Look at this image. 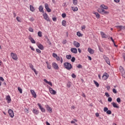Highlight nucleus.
Segmentation results:
<instances>
[{
  "mask_svg": "<svg viewBox=\"0 0 125 125\" xmlns=\"http://www.w3.org/2000/svg\"><path fill=\"white\" fill-rule=\"evenodd\" d=\"M73 3L75 5H77L78 4V0H73Z\"/></svg>",
  "mask_w": 125,
  "mask_h": 125,
  "instance_id": "nucleus-35",
  "label": "nucleus"
},
{
  "mask_svg": "<svg viewBox=\"0 0 125 125\" xmlns=\"http://www.w3.org/2000/svg\"><path fill=\"white\" fill-rule=\"evenodd\" d=\"M56 60H57V61H60L61 63H63V59H62V57H60L59 56H57L56 58Z\"/></svg>",
  "mask_w": 125,
  "mask_h": 125,
  "instance_id": "nucleus-19",
  "label": "nucleus"
},
{
  "mask_svg": "<svg viewBox=\"0 0 125 125\" xmlns=\"http://www.w3.org/2000/svg\"><path fill=\"white\" fill-rule=\"evenodd\" d=\"M43 16L44 17V19L46 21H50V20H49V18H48V16L47 15V14L45 13L43 14Z\"/></svg>",
  "mask_w": 125,
  "mask_h": 125,
  "instance_id": "nucleus-6",
  "label": "nucleus"
},
{
  "mask_svg": "<svg viewBox=\"0 0 125 125\" xmlns=\"http://www.w3.org/2000/svg\"><path fill=\"white\" fill-rule=\"evenodd\" d=\"M122 76L123 77V78H125V71H123L122 72Z\"/></svg>",
  "mask_w": 125,
  "mask_h": 125,
  "instance_id": "nucleus-54",
  "label": "nucleus"
},
{
  "mask_svg": "<svg viewBox=\"0 0 125 125\" xmlns=\"http://www.w3.org/2000/svg\"><path fill=\"white\" fill-rule=\"evenodd\" d=\"M44 82L45 83H47L48 84H49V85H50L51 86H52V83H51V82H48L47 81V80H46V79H44L43 80Z\"/></svg>",
  "mask_w": 125,
  "mask_h": 125,
  "instance_id": "nucleus-23",
  "label": "nucleus"
},
{
  "mask_svg": "<svg viewBox=\"0 0 125 125\" xmlns=\"http://www.w3.org/2000/svg\"><path fill=\"white\" fill-rule=\"evenodd\" d=\"M38 35L40 37H42V31H39L38 32Z\"/></svg>",
  "mask_w": 125,
  "mask_h": 125,
  "instance_id": "nucleus-39",
  "label": "nucleus"
},
{
  "mask_svg": "<svg viewBox=\"0 0 125 125\" xmlns=\"http://www.w3.org/2000/svg\"><path fill=\"white\" fill-rule=\"evenodd\" d=\"M46 108L47 111H48L50 113H52V108H51V107H50L49 105H47L46 106Z\"/></svg>",
  "mask_w": 125,
  "mask_h": 125,
  "instance_id": "nucleus-21",
  "label": "nucleus"
},
{
  "mask_svg": "<svg viewBox=\"0 0 125 125\" xmlns=\"http://www.w3.org/2000/svg\"><path fill=\"white\" fill-rule=\"evenodd\" d=\"M52 20L53 21H54V22H56V21H57V19H56V17H54L52 18Z\"/></svg>",
  "mask_w": 125,
  "mask_h": 125,
  "instance_id": "nucleus-55",
  "label": "nucleus"
},
{
  "mask_svg": "<svg viewBox=\"0 0 125 125\" xmlns=\"http://www.w3.org/2000/svg\"><path fill=\"white\" fill-rule=\"evenodd\" d=\"M66 58L67 59L70 60V59H71V58H72V56H71V55H66Z\"/></svg>",
  "mask_w": 125,
  "mask_h": 125,
  "instance_id": "nucleus-37",
  "label": "nucleus"
},
{
  "mask_svg": "<svg viewBox=\"0 0 125 125\" xmlns=\"http://www.w3.org/2000/svg\"><path fill=\"white\" fill-rule=\"evenodd\" d=\"M96 86H97V87H99V83H97V82H96L95 80L93 81Z\"/></svg>",
  "mask_w": 125,
  "mask_h": 125,
  "instance_id": "nucleus-34",
  "label": "nucleus"
},
{
  "mask_svg": "<svg viewBox=\"0 0 125 125\" xmlns=\"http://www.w3.org/2000/svg\"><path fill=\"white\" fill-rule=\"evenodd\" d=\"M28 39L32 43H36V41L32 37V36H30L28 37Z\"/></svg>",
  "mask_w": 125,
  "mask_h": 125,
  "instance_id": "nucleus-18",
  "label": "nucleus"
},
{
  "mask_svg": "<svg viewBox=\"0 0 125 125\" xmlns=\"http://www.w3.org/2000/svg\"><path fill=\"white\" fill-rule=\"evenodd\" d=\"M99 8H102V9H108V6L104 5V4H102L100 5V7Z\"/></svg>",
  "mask_w": 125,
  "mask_h": 125,
  "instance_id": "nucleus-20",
  "label": "nucleus"
},
{
  "mask_svg": "<svg viewBox=\"0 0 125 125\" xmlns=\"http://www.w3.org/2000/svg\"><path fill=\"white\" fill-rule=\"evenodd\" d=\"M52 66L54 69H55V70H58V69H59V66H58V64H57L56 62H53L52 63Z\"/></svg>",
  "mask_w": 125,
  "mask_h": 125,
  "instance_id": "nucleus-12",
  "label": "nucleus"
},
{
  "mask_svg": "<svg viewBox=\"0 0 125 125\" xmlns=\"http://www.w3.org/2000/svg\"><path fill=\"white\" fill-rule=\"evenodd\" d=\"M32 112L33 113V114H35V115H38V114L40 113L38 110H37L35 108H33L32 109Z\"/></svg>",
  "mask_w": 125,
  "mask_h": 125,
  "instance_id": "nucleus-22",
  "label": "nucleus"
},
{
  "mask_svg": "<svg viewBox=\"0 0 125 125\" xmlns=\"http://www.w3.org/2000/svg\"><path fill=\"white\" fill-rule=\"evenodd\" d=\"M62 24L63 27L66 26V21L63 20L62 22Z\"/></svg>",
  "mask_w": 125,
  "mask_h": 125,
  "instance_id": "nucleus-33",
  "label": "nucleus"
},
{
  "mask_svg": "<svg viewBox=\"0 0 125 125\" xmlns=\"http://www.w3.org/2000/svg\"><path fill=\"white\" fill-rule=\"evenodd\" d=\"M88 51L90 54H93V53H94V51L93 50V49L90 48H88Z\"/></svg>",
  "mask_w": 125,
  "mask_h": 125,
  "instance_id": "nucleus-27",
  "label": "nucleus"
},
{
  "mask_svg": "<svg viewBox=\"0 0 125 125\" xmlns=\"http://www.w3.org/2000/svg\"><path fill=\"white\" fill-rule=\"evenodd\" d=\"M81 29L82 30H83V29H85V25H83L81 27Z\"/></svg>",
  "mask_w": 125,
  "mask_h": 125,
  "instance_id": "nucleus-62",
  "label": "nucleus"
},
{
  "mask_svg": "<svg viewBox=\"0 0 125 125\" xmlns=\"http://www.w3.org/2000/svg\"><path fill=\"white\" fill-rule=\"evenodd\" d=\"M24 111L26 112V113H29V109H28V108H25L24 109Z\"/></svg>",
  "mask_w": 125,
  "mask_h": 125,
  "instance_id": "nucleus-59",
  "label": "nucleus"
},
{
  "mask_svg": "<svg viewBox=\"0 0 125 125\" xmlns=\"http://www.w3.org/2000/svg\"><path fill=\"white\" fill-rule=\"evenodd\" d=\"M115 27L117 29H120L121 30H122V29H125V26H123L122 25H118V26H116Z\"/></svg>",
  "mask_w": 125,
  "mask_h": 125,
  "instance_id": "nucleus-30",
  "label": "nucleus"
},
{
  "mask_svg": "<svg viewBox=\"0 0 125 125\" xmlns=\"http://www.w3.org/2000/svg\"><path fill=\"white\" fill-rule=\"evenodd\" d=\"M62 18H65V17H66V14L65 13H62Z\"/></svg>",
  "mask_w": 125,
  "mask_h": 125,
  "instance_id": "nucleus-50",
  "label": "nucleus"
},
{
  "mask_svg": "<svg viewBox=\"0 0 125 125\" xmlns=\"http://www.w3.org/2000/svg\"><path fill=\"white\" fill-rule=\"evenodd\" d=\"M29 67L30 68L32 69V70H33V71H34L35 74L38 75V71H37V70H36V69L34 68V65H33V64H32V63H30L29 64Z\"/></svg>",
  "mask_w": 125,
  "mask_h": 125,
  "instance_id": "nucleus-11",
  "label": "nucleus"
},
{
  "mask_svg": "<svg viewBox=\"0 0 125 125\" xmlns=\"http://www.w3.org/2000/svg\"><path fill=\"white\" fill-rule=\"evenodd\" d=\"M71 85H72V83L70 82H68L66 85L67 87L70 88L71 87Z\"/></svg>",
  "mask_w": 125,
  "mask_h": 125,
  "instance_id": "nucleus-32",
  "label": "nucleus"
},
{
  "mask_svg": "<svg viewBox=\"0 0 125 125\" xmlns=\"http://www.w3.org/2000/svg\"><path fill=\"white\" fill-rule=\"evenodd\" d=\"M100 33L103 39H107V38H108L107 34H105L104 32L101 31Z\"/></svg>",
  "mask_w": 125,
  "mask_h": 125,
  "instance_id": "nucleus-13",
  "label": "nucleus"
},
{
  "mask_svg": "<svg viewBox=\"0 0 125 125\" xmlns=\"http://www.w3.org/2000/svg\"><path fill=\"white\" fill-rule=\"evenodd\" d=\"M45 8L47 12H51V9L49 8L48 6V4L45 3L44 5Z\"/></svg>",
  "mask_w": 125,
  "mask_h": 125,
  "instance_id": "nucleus-9",
  "label": "nucleus"
},
{
  "mask_svg": "<svg viewBox=\"0 0 125 125\" xmlns=\"http://www.w3.org/2000/svg\"><path fill=\"white\" fill-rule=\"evenodd\" d=\"M29 32H31L32 33H33V32H34V29H33L32 27H30L29 28Z\"/></svg>",
  "mask_w": 125,
  "mask_h": 125,
  "instance_id": "nucleus-44",
  "label": "nucleus"
},
{
  "mask_svg": "<svg viewBox=\"0 0 125 125\" xmlns=\"http://www.w3.org/2000/svg\"><path fill=\"white\" fill-rule=\"evenodd\" d=\"M16 19H17V21L18 22H21V21L20 20V17H17L16 18Z\"/></svg>",
  "mask_w": 125,
  "mask_h": 125,
  "instance_id": "nucleus-45",
  "label": "nucleus"
},
{
  "mask_svg": "<svg viewBox=\"0 0 125 125\" xmlns=\"http://www.w3.org/2000/svg\"><path fill=\"white\" fill-rule=\"evenodd\" d=\"M49 90L51 94H53V95H55V94H56V91L52 89V88L49 87Z\"/></svg>",
  "mask_w": 125,
  "mask_h": 125,
  "instance_id": "nucleus-10",
  "label": "nucleus"
},
{
  "mask_svg": "<svg viewBox=\"0 0 125 125\" xmlns=\"http://www.w3.org/2000/svg\"><path fill=\"white\" fill-rule=\"evenodd\" d=\"M116 101L118 102V103H121V98H118L116 100Z\"/></svg>",
  "mask_w": 125,
  "mask_h": 125,
  "instance_id": "nucleus-42",
  "label": "nucleus"
},
{
  "mask_svg": "<svg viewBox=\"0 0 125 125\" xmlns=\"http://www.w3.org/2000/svg\"><path fill=\"white\" fill-rule=\"evenodd\" d=\"M11 57L14 60H17L18 59V57H17V55L14 53H11Z\"/></svg>",
  "mask_w": 125,
  "mask_h": 125,
  "instance_id": "nucleus-3",
  "label": "nucleus"
},
{
  "mask_svg": "<svg viewBox=\"0 0 125 125\" xmlns=\"http://www.w3.org/2000/svg\"><path fill=\"white\" fill-rule=\"evenodd\" d=\"M38 106H39L40 110L42 111V112L43 113H44V112H45V109L44 108H43V107H42V105L41 104H38Z\"/></svg>",
  "mask_w": 125,
  "mask_h": 125,
  "instance_id": "nucleus-16",
  "label": "nucleus"
},
{
  "mask_svg": "<svg viewBox=\"0 0 125 125\" xmlns=\"http://www.w3.org/2000/svg\"><path fill=\"white\" fill-rule=\"evenodd\" d=\"M73 45L75 47L77 48L80 47V46H81V44H80V43L78 42L75 41L73 42Z\"/></svg>",
  "mask_w": 125,
  "mask_h": 125,
  "instance_id": "nucleus-8",
  "label": "nucleus"
},
{
  "mask_svg": "<svg viewBox=\"0 0 125 125\" xmlns=\"http://www.w3.org/2000/svg\"><path fill=\"white\" fill-rule=\"evenodd\" d=\"M30 92L34 98H37V94L34 90H30Z\"/></svg>",
  "mask_w": 125,
  "mask_h": 125,
  "instance_id": "nucleus-17",
  "label": "nucleus"
},
{
  "mask_svg": "<svg viewBox=\"0 0 125 125\" xmlns=\"http://www.w3.org/2000/svg\"><path fill=\"white\" fill-rule=\"evenodd\" d=\"M102 78L104 81H106V80L109 78V75L107 74V73L104 72L103 76H102Z\"/></svg>",
  "mask_w": 125,
  "mask_h": 125,
  "instance_id": "nucleus-7",
  "label": "nucleus"
},
{
  "mask_svg": "<svg viewBox=\"0 0 125 125\" xmlns=\"http://www.w3.org/2000/svg\"><path fill=\"white\" fill-rule=\"evenodd\" d=\"M106 114L108 115H111V114H112V111L111 110H107L106 111Z\"/></svg>",
  "mask_w": 125,
  "mask_h": 125,
  "instance_id": "nucleus-40",
  "label": "nucleus"
},
{
  "mask_svg": "<svg viewBox=\"0 0 125 125\" xmlns=\"http://www.w3.org/2000/svg\"><path fill=\"white\" fill-rule=\"evenodd\" d=\"M38 47L39 48V49H41V50H43V45H42V44H39L38 45Z\"/></svg>",
  "mask_w": 125,
  "mask_h": 125,
  "instance_id": "nucleus-28",
  "label": "nucleus"
},
{
  "mask_svg": "<svg viewBox=\"0 0 125 125\" xmlns=\"http://www.w3.org/2000/svg\"><path fill=\"white\" fill-rule=\"evenodd\" d=\"M0 81H1V82H3L4 81V79L3 77H0Z\"/></svg>",
  "mask_w": 125,
  "mask_h": 125,
  "instance_id": "nucleus-61",
  "label": "nucleus"
},
{
  "mask_svg": "<svg viewBox=\"0 0 125 125\" xmlns=\"http://www.w3.org/2000/svg\"><path fill=\"white\" fill-rule=\"evenodd\" d=\"M47 68L49 69V70H50V69H51V65L50 64H48Z\"/></svg>",
  "mask_w": 125,
  "mask_h": 125,
  "instance_id": "nucleus-56",
  "label": "nucleus"
},
{
  "mask_svg": "<svg viewBox=\"0 0 125 125\" xmlns=\"http://www.w3.org/2000/svg\"><path fill=\"white\" fill-rule=\"evenodd\" d=\"M107 101H108V102H112V98L109 97V98H108Z\"/></svg>",
  "mask_w": 125,
  "mask_h": 125,
  "instance_id": "nucleus-52",
  "label": "nucleus"
},
{
  "mask_svg": "<svg viewBox=\"0 0 125 125\" xmlns=\"http://www.w3.org/2000/svg\"><path fill=\"white\" fill-rule=\"evenodd\" d=\"M77 36H78V37H83V34H82L80 32H77Z\"/></svg>",
  "mask_w": 125,
  "mask_h": 125,
  "instance_id": "nucleus-36",
  "label": "nucleus"
},
{
  "mask_svg": "<svg viewBox=\"0 0 125 125\" xmlns=\"http://www.w3.org/2000/svg\"><path fill=\"white\" fill-rule=\"evenodd\" d=\"M62 6H64V7H66V6H67V5H66V2L62 3Z\"/></svg>",
  "mask_w": 125,
  "mask_h": 125,
  "instance_id": "nucleus-63",
  "label": "nucleus"
},
{
  "mask_svg": "<svg viewBox=\"0 0 125 125\" xmlns=\"http://www.w3.org/2000/svg\"><path fill=\"white\" fill-rule=\"evenodd\" d=\"M112 91H113V93H115V94L117 93V90H116V89H115V88H113L112 89Z\"/></svg>",
  "mask_w": 125,
  "mask_h": 125,
  "instance_id": "nucleus-51",
  "label": "nucleus"
},
{
  "mask_svg": "<svg viewBox=\"0 0 125 125\" xmlns=\"http://www.w3.org/2000/svg\"><path fill=\"white\" fill-rule=\"evenodd\" d=\"M18 90H19V91H20V93H22V89L20 88V87H18Z\"/></svg>",
  "mask_w": 125,
  "mask_h": 125,
  "instance_id": "nucleus-41",
  "label": "nucleus"
},
{
  "mask_svg": "<svg viewBox=\"0 0 125 125\" xmlns=\"http://www.w3.org/2000/svg\"><path fill=\"white\" fill-rule=\"evenodd\" d=\"M70 51L72 52V53H74L75 54L78 53V50L76 48H71Z\"/></svg>",
  "mask_w": 125,
  "mask_h": 125,
  "instance_id": "nucleus-14",
  "label": "nucleus"
},
{
  "mask_svg": "<svg viewBox=\"0 0 125 125\" xmlns=\"http://www.w3.org/2000/svg\"><path fill=\"white\" fill-rule=\"evenodd\" d=\"M106 88L107 90H110V88H111V87H110V86L108 85L106 86Z\"/></svg>",
  "mask_w": 125,
  "mask_h": 125,
  "instance_id": "nucleus-64",
  "label": "nucleus"
},
{
  "mask_svg": "<svg viewBox=\"0 0 125 125\" xmlns=\"http://www.w3.org/2000/svg\"><path fill=\"white\" fill-rule=\"evenodd\" d=\"M105 96H106V97H109V96H110V95H109V93L107 92L105 93Z\"/></svg>",
  "mask_w": 125,
  "mask_h": 125,
  "instance_id": "nucleus-58",
  "label": "nucleus"
},
{
  "mask_svg": "<svg viewBox=\"0 0 125 125\" xmlns=\"http://www.w3.org/2000/svg\"><path fill=\"white\" fill-rule=\"evenodd\" d=\"M39 10L40 12H42V13H44V11H43V7H42V5L39 6Z\"/></svg>",
  "mask_w": 125,
  "mask_h": 125,
  "instance_id": "nucleus-24",
  "label": "nucleus"
},
{
  "mask_svg": "<svg viewBox=\"0 0 125 125\" xmlns=\"http://www.w3.org/2000/svg\"><path fill=\"white\" fill-rule=\"evenodd\" d=\"M53 57H54L55 58H56L58 56H57V54L53 53Z\"/></svg>",
  "mask_w": 125,
  "mask_h": 125,
  "instance_id": "nucleus-49",
  "label": "nucleus"
},
{
  "mask_svg": "<svg viewBox=\"0 0 125 125\" xmlns=\"http://www.w3.org/2000/svg\"><path fill=\"white\" fill-rule=\"evenodd\" d=\"M75 60H76V58L73 57L71 59V62H75Z\"/></svg>",
  "mask_w": 125,
  "mask_h": 125,
  "instance_id": "nucleus-46",
  "label": "nucleus"
},
{
  "mask_svg": "<svg viewBox=\"0 0 125 125\" xmlns=\"http://www.w3.org/2000/svg\"><path fill=\"white\" fill-rule=\"evenodd\" d=\"M111 104L114 107V108H117V109H119V106H118V104H116L115 102L112 103Z\"/></svg>",
  "mask_w": 125,
  "mask_h": 125,
  "instance_id": "nucleus-26",
  "label": "nucleus"
},
{
  "mask_svg": "<svg viewBox=\"0 0 125 125\" xmlns=\"http://www.w3.org/2000/svg\"><path fill=\"white\" fill-rule=\"evenodd\" d=\"M77 68H78L79 69H81L82 68H83V66L82 65V64H78L77 66Z\"/></svg>",
  "mask_w": 125,
  "mask_h": 125,
  "instance_id": "nucleus-43",
  "label": "nucleus"
},
{
  "mask_svg": "<svg viewBox=\"0 0 125 125\" xmlns=\"http://www.w3.org/2000/svg\"><path fill=\"white\" fill-rule=\"evenodd\" d=\"M8 114L11 118L14 117V113L13 112V110H12V109L8 110Z\"/></svg>",
  "mask_w": 125,
  "mask_h": 125,
  "instance_id": "nucleus-5",
  "label": "nucleus"
},
{
  "mask_svg": "<svg viewBox=\"0 0 125 125\" xmlns=\"http://www.w3.org/2000/svg\"><path fill=\"white\" fill-rule=\"evenodd\" d=\"M103 58L105 60V62L108 64V65H110V60L109 59V58L107 57L106 55H104L103 56Z\"/></svg>",
  "mask_w": 125,
  "mask_h": 125,
  "instance_id": "nucleus-4",
  "label": "nucleus"
},
{
  "mask_svg": "<svg viewBox=\"0 0 125 125\" xmlns=\"http://www.w3.org/2000/svg\"><path fill=\"white\" fill-rule=\"evenodd\" d=\"M104 112H107V111H108V107H104Z\"/></svg>",
  "mask_w": 125,
  "mask_h": 125,
  "instance_id": "nucleus-47",
  "label": "nucleus"
},
{
  "mask_svg": "<svg viewBox=\"0 0 125 125\" xmlns=\"http://www.w3.org/2000/svg\"><path fill=\"white\" fill-rule=\"evenodd\" d=\"M71 77H72V78H73V79H75V78H76V75H75V74L73 73L71 75Z\"/></svg>",
  "mask_w": 125,
  "mask_h": 125,
  "instance_id": "nucleus-60",
  "label": "nucleus"
},
{
  "mask_svg": "<svg viewBox=\"0 0 125 125\" xmlns=\"http://www.w3.org/2000/svg\"><path fill=\"white\" fill-rule=\"evenodd\" d=\"M119 69L121 71V72H122L125 71V70H124V68L123 67V66H120Z\"/></svg>",
  "mask_w": 125,
  "mask_h": 125,
  "instance_id": "nucleus-38",
  "label": "nucleus"
},
{
  "mask_svg": "<svg viewBox=\"0 0 125 125\" xmlns=\"http://www.w3.org/2000/svg\"><path fill=\"white\" fill-rule=\"evenodd\" d=\"M71 9L73 11H78V7H71Z\"/></svg>",
  "mask_w": 125,
  "mask_h": 125,
  "instance_id": "nucleus-29",
  "label": "nucleus"
},
{
  "mask_svg": "<svg viewBox=\"0 0 125 125\" xmlns=\"http://www.w3.org/2000/svg\"><path fill=\"white\" fill-rule=\"evenodd\" d=\"M98 12L99 13H101V14H102L103 15H107V14H109V12L102 8H98Z\"/></svg>",
  "mask_w": 125,
  "mask_h": 125,
  "instance_id": "nucleus-1",
  "label": "nucleus"
},
{
  "mask_svg": "<svg viewBox=\"0 0 125 125\" xmlns=\"http://www.w3.org/2000/svg\"><path fill=\"white\" fill-rule=\"evenodd\" d=\"M30 11L32 12H34V11H35V8H34V6H32V5H30Z\"/></svg>",
  "mask_w": 125,
  "mask_h": 125,
  "instance_id": "nucleus-31",
  "label": "nucleus"
},
{
  "mask_svg": "<svg viewBox=\"0 0 125 125\" xmlns=\"http://www.w3.org/2000/svg\"><path fill=\"white\" fill-rule=\"evenodd\" d=\"M36 51L38 53H42V51L39 49H36Z\"/></svg>",
  "mask_w": 125,
  "mask_h": 125,
  "instance_id": "nucleus-48",
  "label": "nucleus"
},
{
  "mask_svg": "<svg viewBox=\"0 0 125 125\" xmlns=\"http://www.w3.org/2000/svg\"><path fill=\"white\" fill-rule=\"evenodd\" d=\"M29 20L31 22H33V21H34V20H35V19L33 17H31L30 19H29Z\"/></svg>",
  "mask_w": 125,
  "mask_h": 125,
  "instance_id": "nucleus-53",
  "label": "nucleus"
},
{
  "mask_svg": "<svg viewBox=\"0 0 125 125\" xmlns=\"http://www.w3.org/2000/svg\"><path fill=\"white\" fill-rule=\"evenodd\" d=\"M5 99L7 101V103H10L11 102V98L10 97V96H6Z\"/></svg>",
  "mask_w": 125,
  "mask_h": 125,
  "instance_id": "nucleus-15",
  "label": "nucleus"
},
{
  "mask_svg": "<svg viewBox=\"0 0 125 125\" xmlns=\"http://www.w3.org/2000/svg\"><path fill=\"white\" fill-rule=\"evenodd\" d=\"M63 66L67 70H70L72 69V64L68 62H64Z\"/></svg>",
  "mask_w": 125,
  "mask_h": 125,
  "instance_id": "nucleus-2",
  "label": "nucleus"
},
{
  "mask_svg": "<svg viewBox=\"0 0 125 125\" xmlns=\"http://www.w3.org/2000/svg\"><path fill=\"white\" fill-rule=\"evenodd\" d=\"M30 48L31 49V50H32L33 51H35V49L34 48V47H33V46H30Z\"/></svg>",
  "mask_w": 125,
  "mask_h": 125,
  "instance_id": "nucleus-57",
  "label": "nucleus"
},
{
  "mask_svg": "<svg viewBox=\"0 0 125 125\" xmlns=\"http://www.w3.org/2000/svg\"><path fill=\"white\" fill-rule=\"evenodd\" d=\"M93 14L96 15V17L97 18V19H99V18H100V15L98 12H94Z\"/></svg>",
  "mask_w": 125,
  "mask_h": 125,
  "instance_id": "nucleus-25",
  "label": "nucleus"
}]
</instances>
